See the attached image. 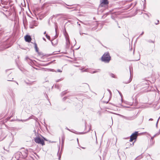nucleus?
Listing matches in <instances>:
<instances>
[{"label": "nucleus", "mask_w": 160, "mask_h": 160, "mask_svg": "<svg viewBox=\"0 0 160 160\" xmlns=\"http://www.w3.org/2000/svg\"><path fill=\"white\" fill-rule=\"evenodd\" d=\"M102 61L106 62H108L111 60V57L108 52H106L102 57Z\"/></svg>", "instance_id": "obj_1"}, {"label": "nucleus", "mask_w": 160, "mask_h": 160, "mask_svg": "<svg viewBox=\"0 0 160 160\" xmlns=\"http://www.w3.org/2000/svg\"><path fill=\"white\" fill-rule=\"evenodd\" d=\"M34 140L35 142L37 143L41 144L42 146L45 145L43 140L39 137L35 138H34Z\"/></svg>", "instance_id": "obj_2"}, {"label": "nucleus", "mask_w": 160, "mask_h": 160, "mask_svg": "<svg viewBox=\"0 0 160 160\" xmlns=\"http://www.w3.org/2000/svg\"><path fill=\"white\" fill-rule=\"evenodd\" d=\"M138 134V132H135L134 133H133L131 136L129 141L131 142L137 138V135Z\"/></svg>", "instance_id": "obj_3"}, {"label": "nucleus", "mask_w": 160, "mask_h": 160, "mask_svg": "<svg viewBox=\"0 0 160 160\" xmlns=\"http://www.w3.org/2000/svg\"><path fill=\"white\" fill-rule=\"evenodd\" d=\"M100 6L103 7L104 5H108V0H101Z\"/></svg>", "instance_id": "obj_4"}, {"label": "nucleus", "mask_w": 160, "mask_h": 160, "mask_svg": "<svg viewBox=\"0 0 160 160\" xmlns=\"http://www.w3.org/2000/svg\"><path fill=\"white\" fill-rule=\"evenodd\" d=\"M37 26V24L36 23V22L35 21H32L30 25V28H34V26Z\"/></svg>", "instance_id": "obj_5"}, {"label": "nucleus", "mask_w": 160, "mask_h": 160, "mask_svg": "<svg viewBox=\"0 0 160 160\" xmlns=\"http://www.w3.org/2000/svg\"><path fill=\"white\" fill-rule=\"evenodd\" d=\"M65 36L66 41V44L67 46H69L70 43L69 36L67 34H65Z\"/></svg>", "instance_id": "obj_6"}, {"label": "nucleus", "mask_w": 160, "mask_h": 160, "mask_svg": "<svg viewBox=\"0 0 160 160\" xmlns=\"http://www.w3.org/2000/svg\"><path fill=\"white\" fill-rule=\"evenodd\" d=\"M129 69L130 73V77L129 78V79L127 81H126L125 80L123 81V82L125 83H128L129 82H130L132 80V78L131 77V69L130 68H129Z\"/></svg>", "instance_id": "obj_7"}, {"label": "nucleus", "mask_w": 160, "mask_h": 160, "mask_svg": "<svg viewBox=\"0 0 160 160\" xmlns=\"http://www.w3.org/2000/svg\"><path fill=\"white\" fill-rule=\"evenodd\" d=\"M25 40L28 42H30L31 40V38L29 35H27L25 37Z\"/></svg>", "instance_id": "obj_8"}, {"label": "nucleus", "mask_w": 160, "mask_h": 160, "mask_svg": "<svg viewBox=\"0 0 160 160\" xmlns=\"http://www.w3.org/2000/svg\"><path fill=\"white\" fill-rule=\"evenodd\" d=\"M22 154L24 157H27L28 154V150H24V151L22 152Z\"/></svg>", "instance_id": "obj_9"}, {"label": "nucleus", "mask_w": 160, "mask_h": 160, "mask_svg": "<svg viewBox=\"0 0 160 160\" xmlns=\"http://www.w3.org/2000/svg\"><path fill=\"white\" fill-rule=\"evenodd\" d=\"M2 4L7 5L8 4L9 0H1Z\"/></svg>", "instance_id": "obj_10"}, {"label": "nucleus", "mask_w": 160, "mask_h": 160, "mask_svg": "<svg viewBox=\"0 0 160 160\" xmlns=\"http://www.w3.org/2000/svg\"><path fill=\"white\" fill-rule=\"evenodd\" d=\"M34 46H35V48L36 51V52H38V48L37 44L36 43H34Z\"/></svg>", "instance_id": "obj_11"}, {"label": "nucleus", "mask_w": 160, "mask_h": 160, "mask_svg": "<svg viewBox=\"0 0 160 160\" xmlns=\"http://www.w3.org/2000/svg\"><path fill=\"white\" fill-rule=\"evenodd\" d=\"M46 36L48 39L49 40H50V37L47 34H46Z\"/></svg>", "instance_id": "obj_12"}, {"label": "nucleus", "mask_w": 160, "mask_h": 160, "mask_svg": "<svg viewBox=\"0 0 160 160\" xmlns=\"http://www.w3.org/2000/svg\"><path fill=\"white\" fill-rule=\"evenodd\" d=\"M51 43H52V45H53V46L54 45H55L56 44H57V42H56V43H55L54 44V43H53V42H52V41H51Z\"/></svg>", "instance_id": "obj_13"}, {"label": "nucleus", "mask_w": 160, "mask_h": 160, "mask_svg": "<svg viewBox=\"0 0 160 160\" xmlns=\"http://www.w3.org/2000/svg\"><path fill=\"white\" fill-rule=\"evenodd\" d=\"M110 76H111L113 78H115V75L111 73L110 74Z\"/></svg>", "instance_id": "obj_14"}, {"label": "nucleus", "mask_w": 160, "mask_h": 160, "mask_svg": "<svg viewBox=\"0 0 160 160\" xmlns=\"http://www.w3.org/2000/svg\"><path fill=\"white\" fill-rule=\"evenodd\" d=\"M13 79V78H9L8 79V81H12V80Z\"/></svg>", "instance_id": "obj_15"}, {"label": "nucleus", "mask_w": 160, "mask_h": 160, "mask_svg": "<svg viewBox=\"0 0 160 160\" xmlns=\"http://www.w3.org/2000/svg\"><path fill=\"white\" fill-rule=\"evenodd\" d=\"M57 72H62V71L60 69H58L57 70Z\"/></svg>", "instance_id": "obj_16"}, {"label": "nucleus", "mask_w": 160, "mask_h": 160, "mask_svg": "<svg viewBox=\"0 0 160 160\" xmlns=\"http://www.w3.org/2000/svg\"><path fill=\"white\" fill-rule=\"evenodd\" d=\"M98 71H93V72H91V73H96V72H97Z\"/></svg>", "instance_id": "obj_17"}, {"label": "nucleus", "mask_w": 160, "mask_h": 160, "mask_svg": "<svg viewBox=\"0 0 160 160\" xmlns=\"http://www.w3.org/2000/svg\"><path fill=\"white\" fill-rule=\"evenodd\" d=\"M12 77V75L10 74V75H8V78H11V77Z\"/></svg>", "instance_id": "obj_18"}, {"label": "nucleus", "mask_w": 160, "mask_h": 160, "mask_svg": "<svg viewBox=\"0 0 160 160\" xmlns=\"http://www.w3.org/2000/svg\"><path fill=\"white\" fill-rule=\"evenodd\" d=\"M62 79H58V80H57V82H59V81H62Z\"/></svg>", "instance_id": "obj_19"}, {"label": "nucleus", "mask_w": 160, "mask_h": 160, "mask_svg": "<svg viewBox=\"0 0 160 160\" xmlns=\"http://www.w3.org/2000/svg\"><path fill=\"white\" fill-rule=\"evenodd\" d=\"M158 121H159V119H158V121H157L156 124V126L157 127L158 124Z\"/></svg>", "instance_id": "obj_20"}, {"label": "nucleus", "mask_w": 160, "mask_h": 160, "mask_svg": "<svg viewBox=\"0 0 160 160\" xmlns=\"http://www.w3.org/2000/svg\"><path fill=\"white\" fill-rule=\"evenodd\" d=\"M87 69H86L85 70H82V72H87Z\"/></svg>", "instance_id": "obj_21"}, {"label": "nucleus", "mask_w": 160, "mask_h": 160, "mask_svg": "<svg viewBox=\"0 0 160 160\" xmlns=\"http://www.w3.org/2000/svg\"><path fill=\"white\" fill-rule=\"evenodd\" d=\"M108 92H109L110 94H111V91H110V90L109 89H108Z\"/></svg>", "instance_id": "obj_22"}, {"label": "nucleus", "mask_w": 160, "mask_h": 160, "mask_svg": "<svg viewBox=\"0 0 160 160\" xmlns=\"http://www.w3.org/2000/svg\"><path fill=\"white\" fill-rule=\"evenodd\" d=\"M108 92H109L110 94H111V91H110V90L109 89H108Z\"/></svg>", "instance_id": "obj_23"}, {"label": "nucleus", "mask_w": 160, "mask_h": 160, "mask_svg": "<svg viewBox=\"0 0 160 160\" xmlns=\"http://www.w3.org/2000/svg\"><path fill=\"white\" fill-rule=\"evenodd\" d=\"M67 98V97H64L63 98V100H65Z\"/></svg>", "instance_id": "obj_24"}, {"label": "nucleus", "mask_w": 160, "mask_h": 160, "mask_svg": "<svg viewBox=\"0 0 160 160\" xmlns=\"http://www.w3.org/2000/svg\"><path fill=\"white\" fill-rule=\"evenodd\" d=\"M66 92H62V94H63V95H64L65 94H66Z\"/></svg>", "instance_id": "obj_25"}, {"label": "nucleus", "mask_w": 160, "mask_h": 160, "mask_svg": "<svg viewBox=\"0 0 160 160\" xmlns=\"http://www.w3.org/2000/svg\"><path fill=\"white\" fill-rule=\"evenodd\" d=\"M144 33V32H142L141 34L140 35V36H141Z\"/></svg>", "instance_id": "obj_26"}, {"label": "nucleus", "mask_w": 160, "mask_h": 160, "mask_svg": "<svg viewBox=\"0 0 160 160\" xmlns=\"http://www.w3.org/2000/svg\"><path fill=\"white\" fill-rule=\"evenodd\" d=\"M125 118L126 119H129V120H130V119L128 118L127 117H123Z\"/></svg>", "instance_id": "obj_27"}, {"label": "nucleus", "mask_w": 160, "mask_h": 160, "mask_svg": "<svg viewBox=\"0 0 160 160\" xmlns=\"http://www.w3.org/2000/svg\"><path fill=\"white\" fill-rule=\"evenodd\" d=\"M118 92H119V94H120V96H121L122 95L121 93L120 92H119L118 91Z\"/></svg>", "instance_id": "obj_28"}, {"label": "nucleus", "mask_w": 160, "mask_h": 160, "mask_svg": "<svg viewBox=\"0 0 160 160\" xmlns=\"http://www.w3.org/2000/svg\"><path fill=\"white\" fill-rule=\"evenodd\" d=\"M149 121H152V120H153V119L152 118H150L149 119Z\"/></svg>", "instance_id": "obj_29"}, {"label": "nucleus", "mask_w": 160, "mask_h": 160, "mask_svg": "<svg viewBox=\"0 0 160 160\" xmlns=\"http://www.w3.org/2000/svg\"><path fill=\"white\" fill-rule=\"evenodd\" d=\"M127 144H128V145H129V144H130V145H131V144H130L129 142H128V143H127Z\"/></svg>", "instance_id": "obj_30"}, {"label": "nucleus", "mask_w": 160, "mask_h": 160, "mask_svg": "<svg viewBox=\"0 0 160 160\" xmlns=\"http://www.w3.org/2000/svg\"><path fill=\"white\" fill-rule=\"evenodd\" d=\"M66 8L69 9L72 8H69V7H66Z\"/></svg>", "instance_id": "obj_31"}, {"label": "nucleus", "mask_w": 160, "mask_h": 160, "mask_svg": "<svg viewBox=\"0 0 160 160\" xmlns=\"http://www.w3.org/2000/svg\"><path fill=\"white\" fill-rule=\"evenodd\" d=\"M43 39L45 41H46V39H45V38H43Z\"/></svg>", "instance_id": "obj_32"}, {"label": "nucleus", "mask_w": 160, "mask_h": 160, "mask_svg": "<svg viewBox=\"0 0 160 160\" xmlns=\"http://www.w3.org/2000/svg\"><path fill=\"white\" fill-rule=\"evenodd\" d=\"M43 139L45 140H46V141H47V140L45 138L43 137Z\"/></svg>", "instance_id": "obj_33"}, {"label": "nucleus", "mask_w": 160, "mask_h": 160, "mask_svg": "<svg viewBox=\"0 0 160 160\" xmlns=\"http://www.w3.org/2000/svg\"><path fill=\"white\" fill-rule=\"evenodd\" d=\"M158 23H156V24H158V22H159V21L158 20Z\"/></svg>", "instance_id": "obj_34"}, {"label": "nucleus", "mask_w": 160, "mask_h": 160, "mask_svg": "<svg viewBox=\"0 0 160 160\" xmlns=\"http://www.w3.org/2000/svg\"><path fill=\"white\" fill-rule=\"evenodd\" d=\"M46 32H44V34H46Z\"/></svg>", "instance_id": "obj_35"}, {"label": "nucleus", "mask_w": 160, "mask_h": 160, "mask_svg": "<svg viewBox=\"0 0 160 160\" xmlns=\"http://www.w3.org/2000/svg\"><path fill=\"white\" fill-rule=\"evenodd\" d=\"M60 158H61L60 156H59V158H58V159H59V160L60 159Z\"/></svg>", "instance_id": "obj_36"}, {"label": "nucleus", "mask_w": 160, "mask_h": 160, "mask_svg": "<svg viewBox=\"0 0 160 160\" xmlns=\"http://www.w3.org/2000/svg\"><path fill=\"white\" fill-rule=\"evenodd\" d=\"M67 5L68 6H72L71 5H67Z\"/></svg>", "instance_id": "obj_37"}, {"label": "nucleus", "mask_w": 160, "mask_h": 160, "mask_svg": "<svg viewBox=\"0 0 160 160\" xmlns=\"http://www.w3.org/2000/svg\"><path fill=\"white\" fill-rule=\"evenodd\" d=\"M139 59H139V58L138 59V60H136V61H137V60H139Z\"/></svg>", "instance_id": "obj_38"}, {"label": "nucleus", "mask_w": 160, "mask_h": 160, "mask_svg": "<svg viewBox=\"0 0 160 160\" xmlns=\"http://www.w3.org/2000/svg\"><path fill=\"white\" fill-rule=\"evenodd\" d=\"M78 138H77V141L78 142Z\"/></svg>", "instance_id": "obj_39"}, {"label": "nucleus", "mask_w": 160, "mask_h": 160, "mask_svg": "<svg viewBox=\"0 0 160 160\" xmlns=\"http://www.w3.org/2000/svg\"><path fill=\"white\" fill-rule=\"evenodd\" d=\"M95 135L96 136V132H95Z\"/></svg>", "instance_id": "obj_40"}, {"label": "nucleus", "mask_w": 160, "mask_h": 160, "mask_svg": "<svg viewBox=\"0 0 160 160\" xmlns=\"http://www.w3.org/2000/svg\"><path fill=\"white\" fill-rule=\"evenodd\" d=\"M133 144H134V142H133V143H132V145H133Z\"/></svg>", "instance_id": "obj_41"}]
</instances>
